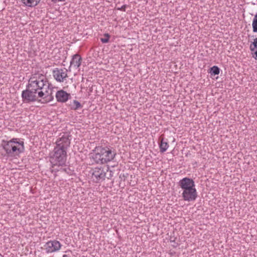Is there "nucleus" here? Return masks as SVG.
Listing matches in <instances>:
<instances>
[{
  "label": "nucleus",
  "mask_w": 257,
  "mask_h": 257,
  "mask_svg": "<svg viewBox=\"0 0 257 257\" xmlns=\"http://www.w3.org/2000/svg\"><path fill=\"white\" fill-rule=\"evenodd\" d=\"M68 135H63L56 142V146L49 154L50 162L52 167L65 165L67 159V150L70 145V139Z\"/></svg>",
  "instance_id": "nucleus-1"
},
{
  "label": "nucleus",
  "mask_w": 257,
  "mask_h": 257,
  "mask_svg": "<svg viewBox=\"0 0 257 257\" xmlns=\"http://www.w3.org/2000/svg\"><path fill=\"white\" fill-rule=\"evenodd\" d=\"M18 140L17 138H13L9 141H2L1 146L8 157H15L24 151V142H18Z\"/></svg>",
  "instance_id": "nucleus-2"
},
{
  "label": "nucleus",
  "mask_w": 257,
  "mask_h": 257,
  "mask_svg": "<svg viewBox=\"0 0 257 257\" xmlns=\"http://www.w3.org/2000/svg\"><path fill=\"white\" fill-rule=\"evenodd\" d=\"M96 150H100L104 164L112 161L116 155L115 149L112 148L99 147L96 148Z\"/></svg>",
  "instance_id": "nucleus-3"
},
{
  "label": "nucleus",
  "mask_w": 257,
  "mask_h": 257,
  "mask_svg": "<svg viewBox=\"0 0 257 257\" xmlns=\"http://www.w3.org/2000/svg\"><path fill=\"white\" fill-rule=\"evenodd\" d=\"M37 93L26 87V89L22 92V98L23 102L30 103L37 101L38 96Z\"/></svg>",
  "instance_id": "nucleus-4"
},
{
  "label": "nucleus",
  "mask_w": 257,
  "mask_h": 257,
  "mask_svg": "<svg viewBox=\"0 0 257 257\" xmlns=\"http://www.w3.org/2000/svg\"><path fill=\"white\" fill-rule=\"evenodd\" d=\"M68 70L65 68H56L53 70L52 74L55 79L59 82H62L68 77Z\"/></svg>",
  "instance_id": "nucleus-5"
},
{
  "label": "nucleus",
  "mask_w": 257,
  "mask_h": 257,
  "mask_svg": "<svg viewBox=\"0 0 257 257\" xmlns=\"http://www.w3.org/2000/svg\"><path fill=\"white\" fill-rule=\"evenodd\" d=\"M38 89L40 91L38 92V97L40 98H46L48 96V89L49 88V83L47 79L40 81L38 83Z\"/></svg>",
  "instance_id": "nucleus-6"
},
{
  "label": "nucleus",
  "mask_w": 257,
  "mask_h": 257,
  "mask_svg": "<svg viewBox=\"0 0 257 257\" xmlns=\"http://www.w3.org/2000/svg\"><path fill=\"white\" fill-rule=\"evenodd\" d=\"M182 197L185 201H194L197 197V193L195 187L183 190L182 194Z\"/></svg>",
  "instance_id": "nucleus-7"
},
{
  "label": "nucleus",
  "mask_w": 257,
  "mask_h": 257,
  "mask_svg": "<svg viewBox=\"0 0 257 257\" xmlns=\"http://www.w3.org/2000/svg\"><path fill=\"white\" fill-rule=\"evenodd\" d=\"M92 177L95 179V182H98L104 180L106 173L102 168L96 167L92 169Z\"/></svg>",
  "instance_id": "nucleus-8"
},
{
  "label": "nucleus",
  "mask_w": 257,
  "mask_h": 257,
  "mask_svg": "<svg viewBox=\"0 0 257 257\" xmlns=\"http://www.w3.org/2000/svg\"><path fill=\"white\" fill-rule=\"evenodd\" d=\"M61 246L60 242L56 240L49 241L45 245V249L48 253L58 251L60 249Z\"/></svg>",
  "instance_id": "nucleus-9"
},
{
  "label": "nucleus",
  "mask_w": 257,
  "mask_h": 257,
  "mask_svg": "<svg viewBox=\"0 0 257 257\" xmlns=\"http://www.w3.org/2000/svg\"><path fill=\"white\" fill-rule=\"evenodd\" d=\"M178 185L183 190L195 187L193 180L188 177H185L180 180L178 182Z\"/></svg>",
  "instance_id": "nucleus-10"
},
{
  "label": "nucleus",
  "mask_w": 257,
  "mask_h": 257,
  "mask_svg": "<svg viewBox=\"0 0 257 257\" xmlns=\"http://www.w3.org/2000/svg\"><path fill=\"white\" fill-rule=\"evenodd\" d=\"M71 96L70 93H67L63 90H60L56 93V98L57 101L60 102H65L70 99Z\"/></svg>",
  "instance_id": "nucleus-11"
},
{
  "label": "nucleus",
  "mask_w": 257,
  "mask_h": 257,
  "mask_svg": "<svg viewBox=\"0 0 257 257\" xmlns=\"http://www.w3.org/2000/svg\"><path fill=\"white\" fill-rule=\"evenodd\" d=\"M82 58L80 56L77 54L73 56L72 59L70 62V66H73L74 67L78 68L81 64Z\"/></svg>",
  "instance_id": "nucleus-12"
},
{
  "label": "nucleus",
  "mask_w": 257,
  "mask_h": 257,
  "mask_svg": "<svg viewBox=\"0 0 257 257\" xmlns=\"http://www.w3.org/2000/svg\"><path fill=\"white\" fill-rule=\"evenodd\" d=\"M30 79L34 81L35 82H37V83L41 81H44V80L47 79L46 77L40 73H36L34 74H33L31 77L30 78Z\"/></svg>",
  "instance_id": "nucleus-13"
},
{
  "label": "nucleus",
  "mask_w": 257,
  "mask_h": 257,
  "mask_svg": "<svg viewBox=\"0 0 257 257\" xmlns=\"http://www.w3.org/2000/svg\"><path fill=\"white\" fill-rule=\"evenodd\" d=\"M38 83L35 82L34 81H33L31 79H29L28 83L26 87L29 88V89L32 90L34 91H36L38 94V92L40 91V89H38Z\"/></svg>",
  "instance_id": "nucleus-14"
},
{
  "label": "nucleus",
  "mask_w": 257,
  "mask_h": 257,
  "mask_svg": "<svg viewBox=\"0 0 257 257\" xmlns=\"http://www.w3.org/2000/svg\"><path fill=\"white\" fill-rule=\"evenodd\" d=\"M97 151V153H96L95 154H94L92 158L93 161L96 163V164H104L103 162V160L102 158L101 154H100V150H96Z\"/></svg>",
  "instance_id": "nucleus-15"
},
{
  "label": "nucleus",
  "mask_w": 257,
  "mask_h": 257,
  "mask_svg": "<svg viewBox=\"0 0 257 257\" xmlns=\"http://www.w3.org/2000/svg\"><path fill=\"white\" fill-rule=\"evenodd\" d=\"M24 4L30 7L36 6L41 0H21Z\"/></svg>",
  "instance_id": "nucleus-16"
},
{
  "label": "nucleus",
  "mask_w": 257,
  "mask_h": 257,
  "mask_svg": "<svg viewBox=\"0 0 257 257\" xmlns=\"http://www.w3.org/2000/svg\"><path fill=\"white\" fill-rule=\"evenodd\" d=\"M69 106L70 109L73 110H77L79 108L82 107V105L81 103L76 100H74L72 102L70 101V103H69Z\"/></svg>",
  "instance_id": "nucleus-17"
},
{
  "label": "nucleus",
  "mask_w": 257,
  "mask_h": 257,
  "mask_svg": "<svg viewBox=\"0 0 257 257\" xmlns=\"http://www.w3.org/2000/svg\"><path fill=\"white\" fill-rule=\"evenodd\" d=\"M161 142L159 143V147L160 149V152H165L169 147V145L167 142H164L163 138H160Z\"/></svg>",
  "instance_id": "nucleus-18"
},
{
  "label": "nucleus",
  "mask_w": 257,
  "mask_h": 257,
  "mask_svg": "<svg viewBox=\"0 0 257 257\" xmlns=\"http://www.w3.org/2000/svg\"><path fill=\"white\" fill-rule=\"evenodd\" d=\"M220 72V69L217 66H213L210 68L209 73L211 75H218Z\"/></svg>",
  "instance_id": "nucleus-19"
},
{
  "label": "nucleus",
  "mask_w": 257,
  "mask_h": 257,
  "mask_svg": "<svg viewBox=\"0 0 257 257\" xmlns=\"http://www.w3.org/2000/svg\"><path fill=\"white\" fill-rule=\"evenodd\" d=\"M252 31L254 33H257V14L254 15L252 23Z\"/></svg>",
  "instance_id": "nucleus-20"
},
{
  "label": "nucleus",
  "mask_w": 257,
  "mask_h": 257,
  "mask_svg": "<svg viewBox=\"0 0 257 257\" xmlns=\"http://www.w3.org/2000/svg\"><path fill=\"white\" fill-rule=\"evenodd\" d=\"M104 38H100V41L103 43H106L108 42L110 35L108 33H105L104 35Z\"/></svg>",
  "instance_id": "nucleus-21"
},
{
  "label": "nucleus",
  "mask_w": 257,
  "mask_h": 257,
  "mask_svg": "<svg viewBox=\"0 0 257 257\" xmlns=\"http://www.w3.org/2000/svg\"><path fill=\"white\" fill-rule=\"evenodd\" d=\"M251 51L253 52L257 48V38L254 39L253 42L250 46Z\"/></svg>",
  "instance_id": "nucleus-22"
},
{
  "label": "nucleus",
  "mask_w": 257,
  "mask_h": 257,
  "mask_svg": "<svg viewBox=\"0 0 257 257\" xmlns=\"http://www.w3.org/2000/svg\"><path fill=\"white\" fill-rule=\"evenodd\" d=\"M61 171L62 172H64L67 174H69L68 171H70V169L69 168H61L60 170L56 169L55 172Z\"/></svg>",
  "instance_id": "nucleus-23"
},
{
  "label": "nucleus",
  "mask_w": 257,
  "mask_h": 257,
  "mask_svg": "<svg viewBox=\"0 0 257 257\" xmlns=\"http://www.w3.org/2000/svg\"><path fill=\"white\" fill-rule=\"evenodd\" d=\"M128 175V174L127 173L120 174L119 176V178H121V179H122V180L123 179V181H125V178H127Z\"/></svg>",
  "instance_id": "nucleus-24"
},
{
  "label": "nucleus",
  "mask_w": 257,
  "mask_h": 257,
  "mask_svg": "<svg viewBox=\"0 0 257 257\" xmlns=\"http://www.w3.org/2000/svg\"><path fill=\"white\" fill-rule=\"evenodd\" d=\"M113 172L110 170L109 171V174H108L107 176L106 177L108 179H110L113 176Z\"/></svg>",
  "instance_id": "nucleus-25"
},
{
  "label": "nucleus",
  "mask_w": 257,
  "mask_h": 257,
  "mask_svg": "<svg viewBox=\"0 0 257 257\" xmlns=\"http://www.w3.org/2000/svg\"><path fill=\"white\" fill-rule=\"evenodd\" d=\"M126 8V5H123L121 8H117V10L125 12Z\"/></svg>",
  "instance_id": "nucleus-26"
},
{
  "label": "nucleus",
  "mask_w": 257,
  "mask_h": 257,
  "mask_svg": "<svg viewBox=\"0 0 257 257\" xmlns=\"http://www.w3.org/2000/svg\"><path fill=\"white\" fill-rule=\"evenodd\" d=\"M66 252L67 253V254H64L63 257H70L69 253H71L72 251L71 250H68L66 251Z\"/></svg>",
  "instance_id": "nucleus-27"
},
{
  "label": "nucleus",
  "mask_w": 257,
  "mask_h": 257,
  "mask_svg": "<svg viewBox=\"0 0 257 257\" xmlns=\"http://www.w3.org/2000/svg\"><path fill=\"white\" fill-rule=\"evenodd\" d=\"M256 50H254V54L253 55V57L255 59H256V58H257V48H256Z\"/></svg>",
  "instance_id": "nucleus-28"
},
{
  "label": "nucleus",
  "mask_w": 257,
  "mask_h": 257,
  "mask_svg": "<svg viewBox=\"0 0 257 257\" xmlns=\"http://www.w3.org/2000/svg\"><path fill=\"white\" fill-rule=\"evenodd\" d=\"M65 1V0H52V2L53 3H56L58 2H64Z\"/></svg>",
  "instance_id": "nucleus-29"
}]
</instances>
